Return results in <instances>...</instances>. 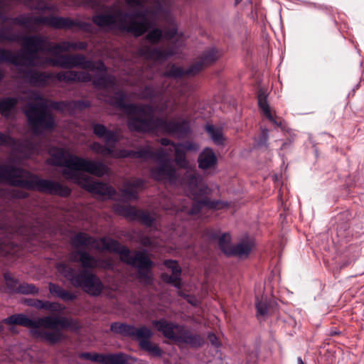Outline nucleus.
<instances>
[{
	"label": "nucleus",
	"instance_id": "1",
	"mask_svg": "<svg viewBox=\"0 0 364 364\" xmlns=\"http://www.w3.org/2000/svg\"><path fill=\"white\" fill-rule=\"evenodd\" d=\"M75 247L80 245L94 246L98 251H107L118 254L120 259L127 264L137 269V277L145 284H149L152 282L151 269L154 267L153 261L149 257L146 250H136L132 255L131 250L122 245L117 240L111 237L95 238L88 234L79 232L72 240Z\"/></svg>",
	"mask_w": 364,
	"mask_h": 364
},
{
	"label": "nucleus",
	"instance_id": "26",
	"mask_svg": "<svg viewBox=\"0 0 364 364\" xmlns=\"http://www.w3.org/2000/svg\"><path fill=\"white\" fill-rule=\"evenodd\" d=\"M267 94L266 90L263 88H260L257 92V100L259 107L262 109L265 117L274 124L277 127H282V122H277V119L273 117L270 112L269 105L267 101Z\"/></svg>",
	"mask_w": 364,
	"mask_h": 364
},
{
	"label": "nucleus",
	"instance_id": "10",
	"mask_svg": "<svg viewBox=\"0 0 364 364\" xmlns=\"http://www.w3.org/2000/svg\"><path fill=\"white\" fill-rule=\"evenodd\" d=\"M126 94L122 90H117L108 99V103L113 107L122 110L127 116V127L131 132H138L136 126H139L138 122L144 120L146 114L151 112V105L127 103Z\"/></svg>",
	"mask_w": 364,
	"mask_h": 364
},
{
	"label": "nucleus",
	"instance_id": "19",
	"mask_svg": "<svg viewBox=\"0 0 364 364\" xmlns=\"http://www.w3.org/2000/svg\"><path fill=\"white\" fill-rule=\"evenodd\" d=\"M19 73L23 80L35 87H44L50 81H53V73L41 72L33 69L20 70Z\"/></svg>",
	"mask_w": 364,
	"mask_h": 364
},
{
	"label": "nucleus",
	"instance_id": "31",
	"mask_svg": "<svg viewBox=\"0 0 364 364\" xmlns=\"http://www.w3.org/2000/svg\"><path fill=\"white\" fill-rule=\"evenodd\" d=\"M252 242L249 240L242 241L232 247L228 252V256H247L252 250Z\"/></svg>",
	"mask_w": 364,
	"mask_h": 364
},
{
	"label": "nucleus",
	"instance_id": "28",
	"mask_svg": "<svg viewBox=\"0 0 364 364\" xmlns=\"http://www.w3.org/2000/svg\"><path fill=\"white\" fill-rule=\"evenodd\" d=\"M274 304V301L267 296H262L260 299L257 296L255 306L257 317H265L270 314L273 311Z\"/></svg>",
	"mask_w": 364,
	"mask_h": 364
},
{
	"label": "nucleus",
	"instance_id": "9",
	"mask_svg": "<svg viewBox=\"0 0 364 364\" xmlns=\"http://www.w3.org/2000/svg\"><path fill=\"white\" fill-rule=\"evenodd\" d=\"M11 23L14 25L28 28L31 25H46L56 29H70L73 27L87 30L90 23L74 20L69 17L56 16H35L26 14L19 15L11 18Z\"/></svg>",
	"mask_w": 364,
	"mask_h": 364
},
{
	"label": "nucleus",
	"instance_id": "51",
	"mask_svg": "<svg viewBox=\"0 0 364 364\" xmlns=\"http://www.w3.org/2000/svg\"><path fill=\"white\" fill-rule=\"evenodd\" d=\"M176 146L183 149L184 151H196L199 149V145L193 141H186L177 143Z\"/></svg>",
	"mask_w": 364,
	"mask_h": 364
},
{
	"label": "nucleus",
	"instance_id": "61",
	"mask_svg": "<svg viewBox=\"0 0 364 364\" xmlns=\"http://www.w3.org/2000/svg\"><path fill=\"white\" fill-rule=\"evenodd\" d=\"M56 80L59 82H68L67 71H60L57 73H53V80Z\"/></svg>",
	"mask_w": 364,
	"mask_h": 364
},
{
	"label": "nucleus",
	"instance_id": "20",
	"mask_svg": "<svg viewBox=\"0 0 364 364\" xmlns=\"http://www.w3.org/2000/svg\"><path fill=\"white\" fill-rule=\"evenodd\" d=\"M147 328L148 327L146 326L136 328L134 325L120 322H114L110 326L111 331L114 333L120 334L124 337L135 338L138 340L141 337L145 336L144 333H147Z\"/></svg>",
	"mask_w": 364,
	"mask_h": 364
},
{
	"label": "nucleus",
	"instance_id": "62",
	"mask_svg": "<svg viewBox=\"0 0 364 364\" xmlns=\"http://www.w3.org/2000/svg\"><path fill=\"white\" fill-rule=\"evenodd\" d=\"M112 156H114L117 158H128L129 150L124 149H119L116 151L114 150V154Z\"/></svg>",
	"mask_w": 364,
	"mask_h": 364
},
{
	"label": "nucleus",
	"instance_id": "48",
	"mask_svg": "<svg viewBox=\"0 0 364 364\" xmlns=\"http://www.w3.org/2000/svg\"><path fill=\"white\" fill-rule=\"evenodd\" d=\"M38 291V288L33 284H18L17 293L23 294H35Z\"/></svg>",
	"mask_w": 364,
	"mask_h": 364
},
{
	"label": "nucleus",
	"instance_id": "3",
	"mask_svg": "<svg viewBox=\"0 0 364 364\" xmlns=\"http://www.w3.org/2000/svg\"><path fill=\"white\" fill-rule=\"evenodd\" d=\"M2 322L8 325L31 328L30 333L33 337L51 345L59 343L63 338L62 332L57 329L58 326L67 329L75 328L77 325L73 319L65 316H47L33 320L23 314H13L3 319Z\"/></svg>",
	"mask_w": 364,
	"mask_h": 364
},
{
	"label": "nucleus",
	"instance_id": "14",
	"mask_svg": "<svg viewBox=\"0 0 364 364\" xmlns=\"http://www.w3.org/2000/svg\"><path fill=\"white\" fill-rule=\"evenodd\" d=\"M60 68L65 69H71L73 68H80L91 71H106L107 66L102 60L97 62L87 59L82 54L60 55Z\"/></svg>",
	"mask_w": 364,
	"mask_h": 364
},
{
	"label": "nucleus",
	"instance_id": "33",
	"mask_svg": "<svg viewBox=\"0 0 364 364\" xmlns=\"http://www.w3.org/2000/svg\"><path fill=\"white\" fill-rule=\"evenodd\" d=\"M67 80L68 82H89L92 80V75L84 71L68 70Z\"/></svg>",
	"mask_w": 364,
	"mask_h": 364
},
{
	"label": "nucleus",
	"instance_id": "37",
	"mask_svg": "<svg viewBox=\"0 0 364 364\" xmlns=\"http://www.w3.org/2000/svg\"><path fill=\"white\" fill-rule=\"evenodd\" d=\"M147 0H126L127 4L132 6L138 8H144ZM154 3V10L156 14L164 13L165 8L162 4L163 0H153Z\"/></svg>",
	"mask_w": 364,
	"mask_h": 364
},
{
	"label": "nucleus",
	"instance_id": "64",
	"mask_svg": "<svg viewBox=\"0 0 364 364\" xmlns=\"http://www.w3.org/2000/svg\"><path fill=\"white\" fill-rule=\"evenodd\" d=\"M160 144L162 145V146H168V145H171L172 146L173 148H175L176 146V144L177 143L176 142H173V141H171V139H167V138H161L160 139Z\"/></svg>",
	"mask_w": 364,
	"mask_h": 364
},
{
	"label": "nucleus",
	"instance_id": "53",
	"mask_svg": "<svg viewBox=\"0 0 364 364\" xmlns=\"http://www.w3.org/2000/svg\"><path fill=\"white\" fill-rule=\"evenodd\" d=\"M151 148L150 146L147 147H140L137 150V159H144L148 160L151 159Z\"/></svg>",
	"mask_w": 364,
	"mask_h": 364
},
{
	"label": "nucleus",
	"instance_id": "60",
	"mask_svg": "<svg viewBox=\"0 0 364 364\" xmlns=\"http://www.w3.org/2000/svg\"><path fill=\"white\" fill-rule=\"evenodd\" d=\"M65 309V306L58 302H51L50 310V312L60 313Z\"/></svg>",
	"mask_w": 364,
	"mask_h": 364
},
{
	"label": "nucleus",
	"instance_id": "49",
	"mask_svg": "<svg viewBox=\"0 0 364 364\" xmlns=\"http://www.w3.org/2000/svg\"><path fill=\"white\" fill-rule=\"evenodd\" d=\"M164 264L166 267L171 269V274L181 277V268L176 260L166 259L164 262Z\"/></svg>",
	"mask_w": 364,
	"mask_h": 364
},
{
	"label": "nucleus",
	"instance_id": "55",
	"mask_svg": "<svg viewBox=\"0 0 364 364\" xmlns=\"http://www.w3.org/2000/svg\"><path fill=\"white\" fill-rule=\"evenodd\" d=\"M17 38L15 35L8 34L6 28H0V42L6 41L13 42L16 41Z\"/></svg>",
	"mask_w": 364,
	"mask_h": 364
},
{
	"label": "nucleus",
	"instance_id": "63",
	"mask_svg": "<svg viewBox=\"0 0 364 364\" xmlns=\"http://www.w3.org/2000/svg\"><path fill=\"white\" fill-rule=\"evenodd\" d=\"M209 342L214 346L218 347L219 346V342L218 337L214 333H209L208 336Z\"/></svg>",
	"mask_w": 364,
	"mask_h": 364
},
{
	"label": "nucleus",
	"instance_id": "57",
	"mask_svg": "<svg viewBox=\"0 0 364 364\" xmlns=\"http://www.w3.org/2000/svg\"><path fill=\"white\" fill-rule=\"evenodd\" d=\"M220 235V232L215 229H208L205 231V235L210 240H218Z\"/></svg>",
	"mask_w": 364,
	"mask_h": 364
},
{
	"label": "nucleus",
	"instance_id": "40",
	"mask_svg": "<svg viewBox=\"0 0 364 364\" xmlns=\"http://www.w3.org/2000/svg\"><path fill=\"white\" fill-rule=\"evenodd\" d=\"M46 65H50L54 67H59L60 65V55L57 58L50 57L42 58L40 56V59L35 60V65H31V67L38 66L45 67Z\"/></svg>",
	"mask_w": 364,
	"mask_h": 364
},
{
	"label": "nucleus",
	"instance_id": "32",
	"mask_svg": "<svg viewBox=\"0 0 364 364\" xmlns=\"http://www.w3.org/2000/svg\"><path fill=\"white\" fill-rule=\"evenodd\" d=\"M19 100L18 97H7L0 100V113L4 117H9L11 112L14 110Z\"/></svg>",
	"mask_w": 364,
	"mask_h": 364
},
{
	"label": "nucleus",
	"instance_id": "5",
	"mask_svg": "<svg viewBox=\"0 0 364 364\" xmlns=\"http://www.w3.org/2000/svg\"><path fill=\"white\" fill-rule=\"evenodd\" d=\"M79 262L81 263L82 269L77 270L65 263L58 264L57 269L73 287L80 288L92 296H100L104 290V284L95 273L88 270L96 267L97 259L83 250L79 257Z\"/></svg>",
	"mask_w": 364,
	"mask_h": 364
},
{
	"label": "nucleus",
	"instance_id": "18",
	"mask_svg": "<svg viewBox=\"0 0 364 364\" xmlns=\"http://www.w3.org/2000/svg\"><path fill=\"white\" fill-rule=\"evenodd\" d=\"M119 212L126 218L132 220H137L147 227H151L156 220L154 216L148 211L137 209L132 205L120 206Z\"/></svg>",
	"mask_w": 364,
	"mask_h": 364
},
{
	"label": "nucleus",
	"instance_id": "36",
	"mask_svg": "<svg viewBox=\"0 0 364 364\" xmlns=\"http://www.w3.org/2000/svg\"><path fill=\"white\" fill-rule=\"evenodd\" d=\"M128 356L122 353L103 354L102 364H127Z\"/></svg>",
	"mask_w": 364,
	"mask_h": 364
},
{
	"label": "nucleus",
	"instance_id": "6",
	"mask_svg": "<svg viewBox=\"0 0 364 364\" xmlns=\"http://www.w3.org/2000/svg\"><path fill=\"white\" fill-rule=\"evenodd\" d=\"M48 154L50 158L47 159V164L50 166L66 167L74 171H84L97 177H102L107 172V167L102 161L87 160L72 155L60 147L52 146Z\"/></svg>",
	"mask_w": 364,
	"mask_h": 364
},
{
	"label": "nucleus",
	"instance_id": "24",
	"mask_svg": "<svg viewBox=\"0 0 364 364\" xmlns=\"http://www.w3.org/2000/svg\"><path fill=\"white\" fill-rule=\"evenodd\" d=\"M146 331L147 333H144L145 336L141 337L139 339V346L140 349L149 353V354L152 357L161 358L163 355V350L158 344L154 343L151 341V338L153 337V332L151 330L148 328Z\"/></svg>",
	"mask_w": 364,
	"mask_h": 364
},
{
	"label": "nucleus",
	"instance_id": "11",
	"mask_svg": "<svg viewBox=\"0 0 364 364\" xmlns=\"http://www.w3.org/2000/svg\"><path fill=\"white\" fill-rule=\"evenodd\" d=\"M46 108L44 102L39 105L29 103L24 110L28 124L35 135H40L43 131L52 130L55 127L54 117L47 112Z\"/></svg>",
	"mask_w": 364,
	"mask_h": 364
},
{
	"label": "nucleus",
	"instance_id": "4",
	"mask_svg": "<svg viewBox=\"0 0 364 364\" xmlns=\"http://www.w3.org/2000/svg\"><path fill=\"white\" fill-rule=\"evenodd\" d=\"M0 181L6 182L15 187L38 191L62 197L69 196L71 190L59 182L43 179L24 168L13 165H0Z\"/></svg>",
	"mask_w": 364,
	"mask_h": 364
},
{
	"label": "nucleus",
	"instance_id": "47",
	"mask_svg": "<svg viewBox=\"0 0 364 364\" xmlns=\"http://www.w3.org/2000/svg\"><path fill=\"white\" fill-rule=\"evenodd\" d=\"M77 233H76L73 237H71L70 239V242H71V245L74 248H76L77 250H73L70 254H69V258H70V260L71 262H79V257H80V255H81V253L82 252L83 250H81L80 249V247H93L94 249L95 248V245H96L94 244V245H88V246H84V245H80L79 247H75L73 245V242H72V240L73 238L77 235Z\"/></svg>",
	"mask_w": 364,
	"mask_h": 364
},
{
	"label": "nucleus",
	"instance_id": "29",
	"mask_svg": "<svg viewBox=\"0 0 364 364\" xmlns=\"http://www.w3.org/2000/svg\"><path fill=\"white\" fill-rule=\"evenodd\" d=\"M48 289L50 293L52 295L62 299L64 301H72L77 299V296L75 294L64 289L59 284L50 282L48 284Z\"/></svg>",
	"mask_w": 364,
	"mask_h": 364
},
{
	"label": "nucleus",
	"instance_id": "34",
	"mask_svg": "<svg viewBox=\"0 0 364 364\" xmlns=\"http://www.w3.org/2000/svg\"><path fill=\"white\" fill-rule=\"evenodd\" d=\"M200 180V176L197 173L186 171L181 178V183L193 192L197 188Z\"/></svg>",
	"mask_w": 364,
	"mask_h": 364
},
{
	"label": "nucleus",
	"instance_id": "17",
	"mask_svg": "<svg viewBox=\"0 0 364 364\" xmlns=\"http://www.w3.org/2000/svg\"><path fill=\"white\" fill-rule=\"evenodd\" d=\"M150 174L155 181L168 182L171 184L176 183L178 180V174L171 160L152 167L150 170Z\"/></svg>",
	"mask_w": 364,
	"mask_h": 364
},
{
	"label": "nucleus",
	"instance_id": "35",
	"mask_svg": "<svg viewBox=\"0 0 364 364\" xmlns=\"http://www.w3.org/2000/svg\"><path fill=\"white\" fill-rule=\"evenodd\" d=\"M189 68L183 69L181 67L177 66L176 64L168 65L166 71L163 73V76L169 77L173 78H180L184 75H195L188 73Z\"/></svg>",
	"mask_w": 364,
	"mask_h": 364
},
{
	"label": "nucleus",
	"instance_id": "54",
	"mask_svg": "<svg viewBox=\"0 0 364 364\" xmlns=\"http://www.w3.org/2000/svg\"><path fill=\"white\" fill-rule=\"evenodd\" d=\"M51 107L56 110L63 111L71 109V105L70 101H53L51 103Z\"/></svg>",
	"mask_w": 364,
	"mask_h": 364
},
{
	"label": "nucleus",
	"instance_id": "50",
	"mask_svg": "<svg viewBox=\"0 0 364 364\" xmlns=\"http://www.w3.org/2000/svg\"><path fill=\"white\" fill-rule=\"evenodd\" d=\"M79 358L81 359L89 360L95 363H102V361L103 360V354L85 352L80 353Z\"/></svg>",
	"mask_w": 364,
	"mask_h": 364
},
{
	"label": "nucleus",
	"instance_id": "8",
	"mask_svg": "<svg viewBox=\"0 0 364 364\" xmlns=\"http://www.w3.org/2000/svg\"><path fill=\"white\" fill-rule=\"evenodd\" d=\"M152 325L163 336L177 344H186L192 348H200L204 344L203 337L193 332L185 325L178 324L174 322L161 318L154 320Z\"/></svg>",
	"mask_w": 364,
	"mask_h": 364
},
{
	"label": "nucleus",
	"instance_id": "42",
	"mask_svg": "<svg viewBox=\"0 0 364 364\" xmlns=\"http://www.w3.org/2000/svg\"><path fill=\"white\" fill-rule=\"evenodd\" d=\"M142 97L146 100H152L161 95L159 90L153 85L144 87L141 92Z\"/></svg>",
	"mask_w": 364,
	"mask_h": 364
},
{
	"label": "nucleus",
	"instance_id": "43",
	"mask_svg": "<svg viewBox=\"0 0 364 364\" xmlns=\"http://www.w3.org/2000/svg\"><path fill=\"white\" fill-rule=\"evenodd\" d=\"M151 159L155 160L158 164L161 163H166L168 162V160H171L168 157L166 151L162 148H160L156 151L151 149Z\"/></svg>",
	"mask_w": 364,
	"mask_h": 364
},
{
	"label": "nucleus",
	"instance_id": "25",
	"mask_svg": "<svg viewBox=\"0 0 364 364\" xmlns=\"http://www.w3.org/2000/svg\"><path fill=\"white\" fill-rule=\"evenodd\" d=\"M198 168L201 170L215 168L218 164V158L210 148H205L198 157Z\"/></svg>",
	"mask_w": 364,
	"mask_h": 364
},
{
	"label": "nucleus",
	"instance_id": "22",
	"mask_svg": "<svg viewBox=\"0 0 364 364\" xmlns=\"http://www.w3.org/2000/svg\"><path fill=\"white\" fill-rule=\"evenodd\" d=\"M220 57V53L218 50L215 48H209L205 50L197 61L189 68L188 73L196 75L205 67L216 62Z\"/></svg>",
	"mask_w": 364,
	"mask_h": 364
},
{
	"label": "nucleus",
	"instance_id": "52",
	"mask_svg": "<svg viewBox=\"0 0 364 364\" xmlns=\"http://www.w3.org/2000/svg\"><path fill=\"white\" fill-rule=\"evenodd\" d=\"M71 108L82 110L90 107L91 103L88 100H78L70 101Z\"/></svg>",
	"mask_w": 364,
	"mask_h": 364
},
{
	"label": "nucleus",
	"instance_id": "38",
	"mask_svg": "<svg viewBox=\"0 0 364 364\" xmlns=\"http://www.w3.org/2000/svg\"><path fill=\"white\" fill-rule=\"evenodd\" d=\"M174 161L176 166L181 168H188L189 166V161L186 158V153L184 150L178 146H176L174 148Z\"/></svg>",
	"mask_w": 364,
	"mask_h": 364
},
{
	"label": "nucleus",
	"instance_id": "2",
	"mask_svg": "<svg viewBox=\"0 0 364 364\" xmlns=\"http://www.w3.org/2000/svg\"><path fill=\"white\" fill-rule=\"evenodd\" d=\"M154 4L150 8H139L132 13L123 11L121 9L116 10V16L110 13H100L92 16V21L100 28H116L121 32L132 34L135 37L144 35L150 26L147 20L148 15L155 17L162 13L156 14Z\"/></svg>",
	"mask_w": 364,
	"mask_h": 364
},
{
	"label": "nucleus",
	"instance_id": "7",
	"mask_svg": "<svg viewBox=\"0 0 364 364\" xmlns=\"http://www.w3.org/2000/svg\"><path fill=\"white\" fill-rule=\"evenodd\" d=\"M151 112L146 114L144 120L138 122L139 126H136L138 133L154 134L161 132L178 136H186L190 132L188 122L182 119L180 121L168 120L162 117H156L155 109L151 105Z\"/></svg>",
	"mask_w": 364,
	"mask_h": 364
},
{
	"label": "nucleus",
	"instance_id": "27",
	"mask_svg": "<svg viewBox=\"0 0 364 364\" xmlns=\"http://www.w3.org/2000/svg\"><path fill=\"white\" fill-rule=\"evenodd\" d=\"M26 56L14 53L11 50L0 48V63H8L14 65H27Z\"/></svg>",
	"mask_w": 364,
	"mask_h": 364
},
{
	"label": "nucleus",
	"instance_id": "39",
	"mask_svg": "<svg viewBox=\"0 0 364 364\" xmlns=\"http://www.w3.org/2000/svg\"><path fill=\"white\" fill-rule=\"evenodd\" d=\"M205 130L215 144L220 145L223 144L224 138L220 128L208 124L205 127Z\"/></svg>",
	"mask_w": 364,
	"mask_h": 364
},
{
	"label": "nucleus",
	"instance_id": "45",
	"mask_svg": "<svg viewBox=\"0 0 364 364\" xmlns=\"http://www.w3.org/2000/svg\"><path fill=\"white\" fill-rule=\"evenodd\" d=\"M163 38V32L159 28L151 30L146 36V39L152 44H157Z\"/></svg>",
	"mask_w": 364,
	"mask_h": 364
},
{
	"label": "nucleus",
	"instance_id": "30",
	"mask_svg": "<svg viewBox=\"0 0 364 364\" xmlns=\"http://www.w3.org/2000/svg\"><path fill=\"white\" fill-rule=\"evenodd\" d=\"M100 72L102 73L95 75L94 78L92 77V80L90 82H92L93 85L95 87H100L103 89L114 87L115 85L114 77L107 75L105 73L107 70L105 72Z\"/></svg>",
	"mask_w": 364,
	"mask_h": 364
},
{
	"label": "nucleus",
	"instance_id": "16",
	"mask_svg": "<svg viewBox=\"0 0 364 364\" xmlns=\"http://www.w3.org/2000/svg\"><path fill=\"white\" fill-rule=\"evenodd\" d=\"M228 205V203L219 200H210L208 197H204L200 200L194 201L191 207L186 205H183L181 208L176 207L173 204L170 206L165 207L166 210H170L176 213L179 211L187 213L189 215H196L200 213L203 206L208 207L210 209H221Z\"/></svg>",
	"mask_w": 364,
	"mask_h": 364
},
{
	"label": "nucleus",
	"instance_id": "13",
	"mask_svg": "<svg viewBox=\"0 0 364 364\" xmlns=\"http://www.w3.org/2000/svg\"><path fill=\"white\" fill-rule=\"evenodd\" d=\"M93 134L100 139H103L106 145L94 141L90 146V149L96 154L103 156L114 154V146L119 141V133L115 130L108 129L104 124H92Z\"/></svg>",
	"mask_w": 364,
	"mask_h": 364
},
{
	"label": "nucleus",
	"instance_id": "59",
	"mask_svg": "<svg viewBox=\"0 0 364 364\" xmlns=\"http://www.w3.org/2000/svg\"><path fill=\"white\" fill-rule=\"evenodd\" d=\"M43 300L34 299H30L28 301V304L31 306H33L38 310H42L43 308Z\"/></svg>",
	"mask_w": 364,
	"mask_h": 364
},
{
	"label": "nucleus",
	"instance_id": "56",
	"mask_svg": "<svg viewBox=\"0 0 364 364\" xmlns=\"http://www.w3.org/2000/svg\"><path fill=\"white\" fill-rule=\"evenodd\" d=\"M15 141L11 136L0 132V145L11 146L14 144Z\"/></svg>",
	"mask_w": 364,
	"mask_h": 364
},
{
	"label": "nucleus",
	"instance_id": "58",
	"mask_svg": "<svg viewBox=\"0 0 364 364\" xmlns=\"http://www.w3.org/2000/svg\"><path fill=\"white\" fill-rule=\"evenodd\" d=\"M177 34V28L175 26H172L166 29L163 34V37H164L167 40H171Z\"/></svg>",
	"mask_w": 364,
	"mask_h": 364
},
{
	"label": "nucleus",
	"instance_id": "15",
	"mask_svg": "<svg viewBox=\"0 0 364 364\" xmlns=\"http://www.w3.org/2000/svg\"><path fill=\"white\" fill-rule=\"evenodd\" d=\"M63 174L75 179L80 186L91 193L109 197H113L117 194L116 190L112 186L100 181H94L89 176L67 171H64Z\"/></svg>",
	"mask_w": 364,
	"mask_h": 364
},
{
	"label": "nucleus",
	"instance_id": "23",
	"mask_svg": "<svg viewBox=\"0 0 364 364\" xmlns=\"http://www.w3.org/2000/svg\"><path fill=\"white\" fill-rule=\"evenodd\" d=\"M139 55L147 60L154 61H164L174 55L171 48L161 49L160 48H151L149 46H143L139 50Z\"/></svg>",
	"mask_w": 364,
	"mask_h": 364
},
{
	"label": "nucleus",
	"instance_id": "12",
	"mask_svg": "<svg viewBox=\"0 0 364 364\" xmlns=\"http://www.w3.org/2000/svg\"><path fill=\"white\" fill-rule=\"evenodd\" d=\"M23 46L28 54L26 58L28 65H35V60L40 59L39 52H48L58 56L63 53L60 43H53L48 37L41 35L25 36L23 38Z\"/></svg>",
	"mask_w": 364,
	"mask_h": 364
},
{
	"label": "nucleus",
	"instance_id": "41",
	"mask_svg": "<svg viewBox=\"0 0 364 364\" xmlns=\"http://www.w3.org/2000/svg\"><path fill=\"white\" fill-rule=\"evenodd\" d=\"M218 240L220 250L224 252L225 255H228V250L232 247V245H230L231 237L230 234L227 232L220 234Z\"/></svg>",
	"mask_w": 364,
	"mask_h": 364
},
{
	"label": "nucleus",
	"instance_id": "44",
	"mask_svg": "<svg viewBox=\"0 0 364 364\" xmlns=\"http://www.w3.org/2000/svg\"><path fill=\"white\" fill-rule=\"evenodd\" d=\"M161 278L166 283L170 284L177 289H181L182 286L181 278L179 276L174 274H168L164 273L161 275Z\"/></svg>",
	"mask_w": 364,
	"mask_h": 364
},
{
	"label": "nucleus",
	"instance_id": "21",
	"mask_svg": "<svg viewBox=\"0 0 364 364\" xmlns=\"http://www.w3.org/2000/svg\"><path fill=\"white\" fill-rule=\"evenodd\" d=\"M146 188V181L141 178H132L126 180L122 183L120 189L122 195L128 200H136L139 199V191Z\"/></svg>",
	"mask_w": 364,
	"mask_h": 364
},
{
	"label": "nucleus",
	"instance_id": "46",
	"mask_svg": "<svg viewBox=\"0 0 364 364\" xmlns=\"http://www.w3.org/2000/svg\"><path fill=\"white\" fill-rule=\"evenodd\" d=\"M4 279L6 282V286L9 293H17L18 283V281L14 279L9 273L4 274Z\"/></svg>",
	"mask_w": 364,
	"mask_h": 364
}]
</instances>
